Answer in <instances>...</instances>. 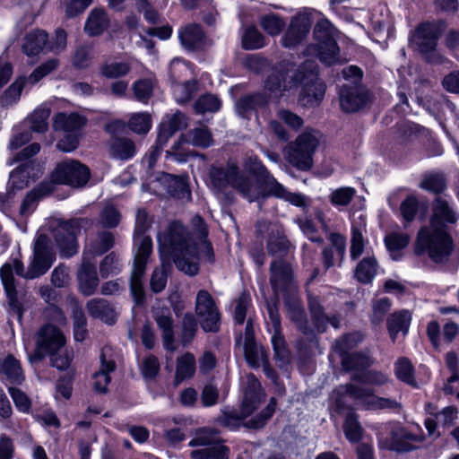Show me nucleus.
I'll return each instance as SVG.
<instances>
[{"label":"nucleus","instance_id":"1","mask_svg":"<svg viewBox=\"0 0 459 459\" xmlns=\"http://www.w3.org/2000/svg\"><path fill=\"white\" fill-rule=\"evenodd\" d=\"M158 243L162 263L152 274L150 284L154 293L161 292L167 285L171 266L169 262H164V256L171 258L177 269L185 274L195 276L199 273L197 244L182 222L171 221L167 230L158 235Z\"/></svg>","mask_w":459,"mask_h":459},{"label":"nucleus","instance_id":"2","mask_svg":"<svg viewBox=\"0 0 459 459\" xmlns=\"http://www.w3.org/2000/svg\"><path fill=\"white\" fill-rule=\"evenodd\" d=\"M459 221V212L445 196H436L430 205L429 225L418 231L414 252L417 255L427 254L435 263L448 260L455 244L450 233Z\"/></svg>","mask_w":459,"mask_h":459},{"label":"nucleus","instance_id":"3","mask_svg":"<svg viewBox=\"0 0 459 459\" xmlns=\"http://www.w3.org/2000/svg\"><path fill=\"white\" fill-rule=\"evenodd\" d=\"M210 178L213 187L218 191L230 185L249 202L260 198L261 189L250 178L240 175L238 168L234 164H228L226 168L212 166L210 169Z\"/></svg>","mask_w":459,"mask_h":459},{"label":"nucleus","instance_id":"4","mask_svg":"<svg viewBox=\"0 0 459 459\" xmlns=\"http://www.w3.org/2000/svg\"><path fill=\"white\" fill-rule=\"evenodd\" d=\"M445 27L444 21L423 22L418 25L411 37V44L432 65L443 64L446 60L437 50V40Z\"/></svg>","mask_w":459,"mask_h":459},{"label":"nucleus","instance_id":"5","mask_svg":"<svg viewBox=\"0 0 459 459\" xmlns=\"http://www.w3.org/2000/svg\"><path fill=\"white\" fill-rule=\"evenodd\" d=\"M87 223L88 221L82 218L54 220L50 222L49 230L62 257L69 258L78 252L77 236Z\"/></svg>","mask_w":459,"mask_h":459},{"label":"nucleus","instance_id":"6","mask_svg":"<svg viewBox=\"0 0 459 459\" xmlns=\"http://www.w3.org/2000/svg\"><path fill=\"white\" fill-rule=\"evenodd\" d=\"M379 447L399 453L418 449L425 439L423 434H415L405 428L385 424L377 433Z\"/></svg>","mask_w":459,"mask_h":459},{"label":"nucleus","instance_id":"7","mask_svg":"<svg viewBox=\"0 0 459 459\" xmlns=\"http://www.w3.org/2000/svg\"><path fill=\"white\" fill-rule=\"evenodd\" d=\"M244 397L240 407V416L233 413H225L220 418V423L229 429H237L240 426L241 420L258 408L264 398V393L258 379L248 374L244 384Z\"/></svg>","mask_w":459,"mask_h":459},{"label":"nucleus","instance_id":"8","mask_svg":"<svg viewBox=\"0 0 459 459\" xmlns=\"http://www.w3.org/2000/svg\"><path fill=\"white\" fill-rule=\"evenodd\" d=\"M336 33L337 30L327 20H320L314 28V37L317 44L308 48V52H315L325 65H333L340 61Z\"/></svg>","mask_w":459,"mask_h":459},{"label":"nucleus","instance_id":"9","mask_svg":"<svg viewBox=\"0 0 459 459\" xmlns=\"http://www.w3.org/2000/svg\"><path fill=\"white\" fill-rule=\"evenodd\" d=\"M91 178L90 169L75 160H68L58 163L51 173L49 182L67 185L80 188L86 186Z\"/></svg>","mask_w":459,"mask_h":459},{"label":"nucleus","instance_id":"10","mask_svg":"<svg viewBox=\"0 0 459 459\" xmlns=\"http://www.w3.org/2000/svg\"><path fill=\"white\" fill-rule=\"evenodd\" d=\"M304 78L305 74H301L294 63L282 60L273 66L266 80L265 88L273 93L281 92Z\"/></svg>","mask_w":459,"mask_h":459},{"label":"nucleus","instance_id":"11","mask_svg":"<svg viewBox=\"0 0 459 459\" xmlns=\"http://www.w3.org/2000/svg\"><path fill=\"white\" fill-rule=\"evenodd\" d=\"M186 143L195 147L207 148L212 144V133L205 126L195 127L182 134L178 142L174 143L172 150L167 152V155L171 156L178 162L186 161L188 158V152L184 148Z\"/></svg>","mask_w":459,"mask_h":459},{"label":"nucleus","instance_id":"12","mask_svg":"<svg viewBox=\"0 0 459 459\" xmlns=\"http://www.w3.org/2000/svg\"><path fill=\"white\" fill-rule=\"evenodd\" d=\"M56 253L49 238L45 234H38L33 247V256L30 263L29 277L38 278L45 274L52 266Z\"/></svg>","mask_w":459,"mask_h":459},{"label":"nucleus","instance_id":"13","mask_svg":"<svg viewBox=\"0 0 459 459\" xmlns=\"http://www.w3.org/2000/svg\"><path fill=\"white\" fill-rule=\"evenodd\" d=\"M195 313L204 332L220 330L221 314L212 297L205 290L198 291L195 299Z\"/></svg>","mask_w":459,"mask_h":459},{"label":"nucleus","instance_id":"14","mask_svg":"<svg viewBox=\"0 0 459 459\" xmlns=\"http://www.w3.org/2000/svg\"><path fill=\"white\" fill-rule=\"evenodd\" d=\"M236 344L243 346L245 359L252 368H259L263 361L268 358L262 346H259L255 340L254 326L251 319L246 325L245 333L239 334L236 339Z\"/></svg>","mask_w":459,"mask_h":459},{"label":"nucleus","instance_id":"15","mask_svg":"<svg viewBox=\"0 0 459 459\" xmlns=\"http://www.w3.org/2000/svg\"><path fill=\"white\" fill-rule=\"evenodd\" d=\"M340 105L344 112H357L370 100L368 89L362 84H344L339 91Z\"/></svg>","mask_w":459,"mask_h":459},{"label":"nucleus","instance_id":"16","mask_svg":"<svg viewBox=\"0 0 459 459\" xmlns=\"http://www.w3.org/2000/svg\"><path fill=\"white\" fill-rule=\"evenodd\" d=\"M178 39L183 48L189 51H203L213 44L202 26L195 22L182 26L178 30Z\"/></svg>","mask_w":459,"mask_h":459},{"label":"nucleus","instance_id":"17","mask_svg":"<svg viewBox=\"0 0 459 459\" xmlns=\"http://www.w3.org/2000/svg\"><path fill=\"white\" fill-rule=\"evenodd\" d=\"M307 307L311 320L317 332H325L329 324L335 329L340 327V316L338 315L326 314L319 296L308 292Z\"/></svg>","mask_w":459,"mask_h":459},{"label":"nucleus","instance_id":"18","mask_svg":"<svg viewBox=\"0 0 459 459\" xmlns=\"http://www.w3.org/2000/svg\"><path fill=\"white\" fill-rule=\"evenodd\" d=\"M36 342L39 349H44L46 353L51 354L65 346V337L59 328L47 325L39 330Z\"/></svg>","mask_w":459,"mask_h":459},{"label":"nucleus","instance_id":"19","mask_svg":"<svg viewBox=\"0 0 459 459\" xmlns=\"http://www.w3.org/2000/svg\"><path fill=\"white\" fill-rule=\"evenodd\" d=\"M287 316L296 327L305 335H312L313 331L308 324L307 314L299 298L290 295L284 301Z\"/></svg>","mask_w":459,"mask_h":459},{"label":"nucleus","instance_id":"20","mask_svg":"<svg viewBox=\"0 0 459 459\" xmlns=\"http://www.w3.org/2000/svg\"><path fill=\"white\" fill-rule=\"evenodd\" d=\"M246 168L256 178V182L251 181L261 189L260 197H266L267 194L278 181L257 158H248L246 162Z\"/></svg>","mask_w":459,"mask_h":459},{"label":"nucleus","instance_id":"21","mask_svg":"<svg viewBox=\"0 0 459 459\" xmlns=\"http://www.w3.org/2000/svg\"><path fill=\"white\" fill-rule=\"evenodd\" d=\"M0 278L4 285L11 310L17 316L18 320L21 321L22 316V307L17 299L13 268L11 264L6 263L0 268Z\"/></svg>","mask_w":459,"mask_h":459},{"label":"nucleus","instance_id":"22","mask_svg":"<svg viewBox=\"0 0 459 459\" xmlns=\"http://www.w3.org/2000/svg\"><path fill=\"white\" fill-rule=\"evenodd\" d=\"M77 280L79 290L84 296L93 295L100 284L95 265L90 261L83 259L77 272Z\"/></svg>","mask_w":459,"mask_h":459},{"label":"nucleus","instance_id":"23","mask_svg":"<svg viewBox=\"0 0 459 459\" xmlns=\"http://www.w3.org/2000/svg\"><path fill=\"white\" fill-rule=\"evenodd\" d=\"M187 125V117L181 111L178 110L173 115L167 116V120L160 126L157 145L161 148L177 131L186 128Z\"/></svg>","mask_w":459,"mask_h":459},{"label":"nucleus","instance_id":"24","mask_svg":"<svg viewBox=\"0 0 459 459\" xmlns=\"http://www.w3.org/2000/svg\"><path fill=\"white\" fill-rule=\"evenodd\" d=\"M291 248H294V247L287 238L282 228L279 226L271 228L266 240L268 254L272 256L283 258L289 254Z\"/></svg>","mask_w":459,"mask_h":459},{"label":"nucleus","instance_id":"25","mask_svg":"<svg viewBox=\"0 0 459 459\" xmlns=\"http://www.w3.org/2000/svg\"><path fill=\"white\" fill-rule=\"evenodd\" d=\"M310 29V24L305 17H295L281 39V43L285 48H293L299 44L307 36Z\"/></svg>","mask_w":459,"mask_h":459},{"label":"nucleus","instance_id":"26","mask_svg":"<svg viewBox=\"0 0 459 459\" xmlns=\"http://www.w3.org/2000/svg\"><path fill=\"white\" fill-rule=\"evenodd\" d=\"M0 379L11 385H21L25 376L20 361L12 354L0 359Z\"/></svg>","mask_w":459,"mask_h":459},{"label":"nucleus","instance_id":"27","mask_svg":"<svg viewBox=\"0 0 459 459\" xmlns=\"http://www.w3.org/2000/svg\"><path fill=\"white\" fill-rule=\"evenodd\" d=\"M153 318L158 327L162 332V340L164 348L168 351H176L174 345V331H173V319L171 312L169 308L158 309L153 314Z\"/></svg>","mask_w":459,"mask_h":459},{"label":"nucleus","instance_id":"28","mask_svg":"<svg viewBox=\"0 0 459 459\" xmlns=\"http://www.w3.org/2000/svg\"><path fill=\"white\" fill-rule=\"evenodd\" d=\"M325 85L318 79H312L302 87L299 102L304 107H316L324 99Z\"/></svg>","mask_w":459,"mask_h":459},{"label":"nucleus","instance_id":"29","mask_svg":"<svg viewBox=\"0 0 459 459\" xmlns=\"http://www.w3.org/2000/svg\"><path fill=\"white\" fill-rule=\"evenodd\" d=\"M291 266L283 258H278L272 262L270 266V283L276 292L283 289L291 280Z\"/></svg>","mask_w":459,"mask_h":459},{"label":"nucleus","instance_id":"30","mask_svg":"<svg viewBox=\"0 0 459 459\" xmlns=\"http://www.w3.org/2000/svg\"><path fill=\"white\" fill-rule=\"evenodd\" d=\"M268 104L267 98L261 93L248 94L239 98L236 102V111L243 118H250V117L264 108Z\"/></svg>","mask_w":459,"mask_h":459},{"label":"nucleus","instance_id":"31","mask_svg":"<svg viewBox=\"0 0 459 459\" xmlns=\"http://www.w3.org/2000/svg\"><path fill=\"white\" fill-rule=\"evenodd\" d=\"M87 119L77 113H58L54 117L53 128L64 133H80Z\"/></svg>","mask_w":459,"mask_h":459},{"label":"nucleus","instance_id":"32","mask_svg":"<svg viewBox=\"0 0 459 459\" xmlns=\"http://www.w3.org/2000/svg\"><path fill=\"white\" fill-rule=\"evenodd\" d=\"M86 309L89 315L94 318L100 319L108 324H114L117 314L112 305L104 299H91L86 303Z\"/></svg>","mask_w":459,"mask_h":459},{"label":"nucleus","instance_id":"33","mask_svg":"<svg viewBox=\"0 0 459 459\" xmlns=\"http://www.w3.org/2000/svg\"><path fill=\"white\" fill-rule=\"evenodd\" d=\"M108 151L112 158L126 160L135 155L136 146L130 138L111 137L108 142Z\"/></svg>","mask_w":459,"mask_h":459},{"label":"nucleus","instance_id":"34","mask_svg":"<svg viewBox=\"0 0 459 459\" xmlns=\"http://www.w3.org/2000/svg\"><path fill=\"white\" fill-rule=\"evenodd\" d=\"M53 191L54 186L52 182H41L26 195L21 204L20 213L22 215H27L28 213H30L36 203L44 196L51 194Z\"/></svg>","mask_w":459,"mask_h":459},{"label":"nucleus","instance_id":"35","mask_svg":"<svg viewBox=\"0 0 459 459\" xmlns=\"http://www.w3.org/2000/svg\"><path fill=\"white\" fill-rule=\"evenodd\" d=\"M342 387L344 389V393L356 401L358 404L366 410H369L375 394L372 388L354 383H347Z\"/></svg>","mask_w":459,"mask_h":459},{"label":"nucleus","instance_id":"36","mask_svg":"<svg viewBox=\"0 0 459 459\" xmlns=\"http://www.w3.org/2000/svg\"><path fill=\"white\" fill-rule=\"evenodd\" d=\"M285 157L291 166L302 171L311 169L314 164L313 157L292 143L286 147Z\"/></svg>","mask_w":459,"mask_h":459},{"label":"nucleus","instance_id":"37","mask_svg":"<svg viewBox=\"0 0 459 459\" xmlns=\"http://www.w3.org/2000/svg\"><path fill=\"white\" fill-rule=\"evenodd\" d=\"M109 24L107 13L103 9L95 8L91 11L84 30L90 36L100 35Z\"/></svg>","mask_w":459,"mask_h":459},{"label":"nucleus","instance_id":"38","mask_svg":"<svg viewBox=\"0 0 459 459\" xmlns=\"http://www.w3.org/2000/svg\"><path fill=\"white\" fill-rule=\"evenodd\" d=\"M411 320V315L408 310H401L390 315L387 319V329L393 342L395 341L399 332L407 333Z\"/></svg>","mask_w":459,"mask_h":459},{"label":"nucleus","instance_id":"39","mask_svg":"<svg viewBox=\"0 0 459 459\" xmlns=\"http://www.w3.org/2000/svg\"><path fill=\"white\" fill-rule=\"evenodd\" d=\"M48 39V37L46 31L34 30L25 36L22 43V50L27 56H36L42 51Z\"/></svg>","mask_w":459,"mask_h":459},{"label":"nucleus","instance_id":"40","mask_svg":"<svg viewBox=\"0 0 459 459\" xmlns=\"http://www.w3.org/2000/svg\"><path fill=\"white\" fill-rule=\"evenodd\" d=\"M195 372V356L186 352L177 359L175 384L178 385L186 379L191 378Z\"/></svg>","mask_w":459,"mask_h":459},{"label":"nucleus","instance_id":"41","mask_svg":"<svg viewBox=\"0 0 459 459\" xmlns=\"http://www.w3.org/2000/svg\"><path fill=\"white\" fill-rule=\"evenodd\" d=\"M321 134L314 129H307L291 143L313 157L320 144Z\"/></svg>","mask_w":459,"mask_h":459},{"label":"nucleus","instance_id":"42","mask_svg":"<svg viewBox=\"0 0 459 459\" xmlns=\"http://www.w3.org/2000/svg\"><path fill=\"white\" fill-rule=\"evenodd\" d=\"M101 366L98 372L94 374V389L99 393H106L107 386L110 382L108 374L116 369V363L113 360L107 361L104 352L100 356Z\"/></svg>","mask_w":459,"mask_h":459},{"label":"nucleus","instance_id":"43","mask_svg":"<svg viewBox=\"0 0 459 459\" xmlns=\"http://www.w3.org/2000/svg\"><path fill=\"white\" fill-rule=\"evenodd\" d=\"M152 238L148 236H143L140 239L139 247L134 255L133 270H136V273L144 274L148 259L152 254Z\"/></svg>","mask_w":459,"mask_h":459},{"label":"nucleus","instance_id":"44","mask_svg":"<svg viewBox=\"0 0 459 459\" xmlns=\"http://www.w3.org/2000/svg\"><path fill=\"white\" fill-rule=\"evenodd\" d=\"M378 263L374 256L364 257L356 266L354 277L361 283H368L376 276Z\"/></svg>","mask_w":459,"mask_h":459},{"label":"nucleus","instance_id":"45","mask_svg":"<svg viewBox=\"0 0 459 459\" xmlns=\"http://www.w3.org/2000/svg\"><path fill=\"white\" fill-rule=\"evenodd\" d=\"M32 167V161H26L13 169L10 173V186L13 189H22L27 186L29 178L31 177L30 169Z\"/></svg>","mask_w":459,"mask_h":459},{"label":"nucleus","instance_id":"46","mask_svg":"<svg viewBox=\"0 0 459 459\" xmlns=\"http://www.w3.org/2000/svg\"><path fill=\"white\" fill-rule=\"evenodd\" d=\"M165 180L168 182V193L178 199L190 200L191 193L187 183L183 178L167 175Z\"/></svg>","mask_w":459,"mask_h":459},{"label":"nucleus","instance_id":"47","mask_svg":"<svg viewBox=\"0 0 459 459\" xmlns=\"http://www.w3.org/2000/svg\"><path fill=\"white\" fill-rule=\"evenodd\" d=\"M410 239V236L406 233L394 232L385 236V244L394 260L401 257L400 250L408 246Z\"/></svg>","mask_w":459,"mask_h":459},{"label":"nucleus","instance_id":"48","mask_svg":"<svg viewBox=\"0 0 459 459\" xmlns=\"http://www.w3.org/2000/svg\"><path fill=\"white\" fill-rule=\"evenodd\" d=\"M221 442V437L217 430L212 429H202L196 431L195 436L189 442V446L211 447Z\"/></svg>","mask_w":459,"mask_h":459},{"label":"nucleus","instance_id":"49","mask_svg":"<svg viewBox=\"0 0 459 459\" xmlns=\"http://www.w3.org/2000/svg\"><path fill=\"white\" fill-rule=\"evenodd\" d=\"M50 116V108L40 106L36 108L28 117L30 123V129L36 133H45L48 128V119Z\"/></svg>","mask_w":459,"mask_h":459},{"label":"nucleus","instance_id":"50","mask_svg":"<svg viewBox=\"0 0 459 459\" xmlns=\"http://www.w3.org/2000/svg\"><path fill=\"white\" fill-rule=\"evenodd\" d=\"M26 82L25 77L17 78L0 97L1 106L9 107L16 103L20 100Z\"/></svg>","mask_w":459,"mask_h":459},{"label":"nucleus","instance_id":"51","mask_svg":"<svg viewBox=\"0 0 459 459\" xmlns=\"http://www.w3.org/2000/svg\"><path fill=\"white\" fill-rule=\"evenodd\" d=\"M343 430L346 438L352 443L358 442L361 439L363 435V429L359 421V417L354 412H349L346 416Z\"/></svg>","mask_w":459,"mask_h":459},{"label":"nucleus","instance_id":"52","mask_svg":"<svg viewBox=\"0 0 459 459\" xmlns=\"http://www.w3.org/2000/svg\"><path fill=\"white\" fill-rule=\"evenodd\" d=\"M341 364L344 371H351L366 368L371 365V361L368 356L354 352L342 356Z\"/></svg>","mask_w":459,"mask_h":459},{"label":"nucleus","instance_id":"53","mask_svg":"<svg viewBox=\"0 0 459 459\" xmlns=\"http://www.w3.org/2000/svg\"><path fill=\"white\" fill-rule=\"evenodd\" d=\"M420 187L437 195L446 189V180L443 174L436 173L425 176Z\"/></svg>","mask_w":459,"mask_h":459},{"label":"nucleus","instance_id":"54","mask_svg":"<svg viewBox=\"0 0 459 459\" xmlns=\"http://www.w3.org/2000/svg\"><path fill=\"white\" fill-rule=\"evenodd\" d=\"M265 44L264 36L255 26H249L242 36V47L247 50L257 49Z\"/></svg>","mask_w":459,"mask_h":459},{"label":"nucleus","instance_id":"55","mask_svg":"<svg viewBox=\"0 0 459 459\" xmlns=\"http://www.w3.org/2000/svg\"><path fill=\"white\" fill-rule=\"evenodd\" d=\"M361 340L362 336L359 333L344 334L335 341L333 349L342 357L350 354L349 351L353 349Z\"/></svg>","mask_w":459,"mask_h":459},{"label":"nucleus","instance_id":"56","mask_svg":"<svg viewBox=\"0 0 459 459\" xmlns=\"http://www.w3.org/2000/svg\"><path fill=\"white\" fill-rule=\"evenodd\" d=\"M272 344L274 351V359L279 360L281 365L286 364L289 361L290 353L286 348V342L281 334V329L273 330Z\"/></svg>","mask_w":459,"mask_h":459},{"label":"nucleus","instance_id":"57","mask_svg":"<svg viewBox=\"0 0 459 459\" xmlns=\"http://www.w3.org/2000/svg\"><path fill=\"white\" fill-rule=\"evenodd\" d=\"M153 88L154 82L152 79L138 80L134 82L132 87L134 98L144 104H146L152 96Z\"/></svg>","mask_w":459,"mask_h":459},{"label":"nucleus","instance_id":"58","mask_svg":"<svg viewBox=\"0 0 459 459\" xmlns=\"http://www.w3.org/2000/svg\"><path fill=\"white\" fill-rule=\"evenodd\" d=\"M221 101L212 94H204L199 97L194 104V109L197 114L216 112L220 109Z\"/></svg>","mask_w":459,"mask_h":459},{"label":"nucleus","instance_id":"59","mask_svg":"<svg viewBox=\"0 0 459 459\" xmlns=\"http://www.w3.org/2000/svg\"><path fill=\"white\" fill-rule=\"evenodd\" d=\"M120 212L115 206L111 204L104 206L100 213L99 222L103 228H116L120 223Z\"/></svg>","mask_w":459,"mask_h":459},{"label":"nucleus","instance_id":"60","mask_svg":"<svg viewBox=\"0 0 459 459\" xmlns=\"http://www.w3.org/2000/svg\"><path fill=\"white\" fill-rule=\"evenodd\" d=\"M128 127L138 134H146L152 127V117L148 113H135L128 121Z\"/></svg>","mask_w":459,"mask_h":459},{"label":"nucleus","instance_id":"61","mask_svg":"<svg viewBox=\"0 0 459 459\" xmlns=\"http://www.w3.org/2000/svg\"><path fill=\"white\" fill-rule=\"evenodd\" d=\"M131 71V66L126 62H114L104 64L100 66V74L110 79H115L126 75Z\"/></svg>","mask_w":459,"mask_h":459},{"label":"nucleus","instance_id":"62","mask_svg":"<svg viewBox=\"0 0 459 459\" xmlns=\"http://www.w3.org/2000/svg\"><path fill=\"white\" fill-rule=\"evenodd\" d=\"M395 376L411 385H416L413 377V366L407 358H401L395 363Z\"/></svg>","mask_w":459,"mask_h":459},{"label":"nucleus","instance_id":"63","mask_svg":"<svg viewBox=\"0 0 459 459\" xmlns=\"http://www.w3.org/2000/svg\"><path fill=\"white\" fill-rule=\"evenodd\" d=\"M197 330V324L195 316L192 314H186L182 321V333L180 342L183 346H187L191 343L195 336Z\"/></svg>","mask_w":459,"mask_h":459},{"label":"nucleus","instance_id":"64","mask_svg":"<svg viewBox=\"0 0 459 459\" xmlns=\"http://www.w3.org/2000/svg\"><path fill=\"white\" fill-rule=\"evenodd\" d=\"M115 237L112 232L102 231L98 234L95 243L92 245V253L96 255H103L113 247Z\"/></svg>","mask_w":459,"mask_h":459}]
</instances>
